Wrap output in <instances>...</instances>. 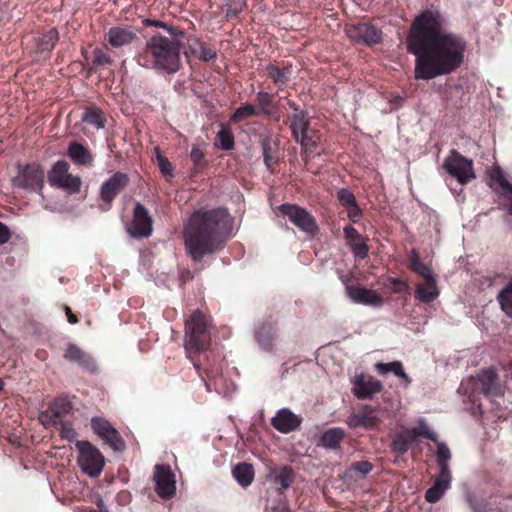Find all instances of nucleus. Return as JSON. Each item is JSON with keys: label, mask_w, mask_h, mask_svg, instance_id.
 <instances>
[{"label": "nucleus", "mask_w": 512, "mask_h": 512, "mask_svg": "<svg viewBox=\"0 0 512 512\" xmlns=\"http://www.w3.org/2000/svg\"><path fill=\"white\" fill-rule=\"evenodd\" d=\"M196 369L198 375L205 382L207 390H210V384L207 380H216L222 374V361L220 356L207 348L201 353H193V357H188Z\"/></svg>", "instance_id": "obj_8"}, {"label": "nucleus", "mask_w": 512, "mask_h": 512, "mask_svg": "<svg viewBox=\"0 0 512 512\" xmlns=\"http://www.w3.org/2000/svg\"><path fill=\"white\" fill-rule=\"evenodd\" d=\"M347 212L349 219L354 223H357L362 215V211L357 203L354 204V206L347 208Z\"/></svg>", "instance_id": "obj_57"}, {"label": "nucleus", "mask_w": 512, "mask_h": 512, "mask_svg": "<svg viewBox=\"0 0 512 512\" xmlns=\"http://www.w3.org/2000/svg\"><path fill=\"white\" fill-rule=\"evenodd\" d=\"M12 183L16 188L42 194L45 186L44 167L38 162L19 165L17 175L12 179Z\"/></svg>", "instance_id": "obj_6"}, {"label": "nucleus", "mask_w": 512, "mask_h": 512, "mask_svg": "<svg viewBox=\"0 0 512 512\" xmlns=\"http://www.w3.org/2000/svg\"><path fill=\"white\" fill-rule=\"evenodd\" d=\"M288 105L291 109H293L294 113L304 111L303 109H300L299 106L294 101L289 100Z\"/></svg>", "instance_id": "obj_64"}, {"label": "nucleus", "mask_w": 512, "mask_h": 512, "mask_svg": "<svg viewBox=\"0 0 512 512\" xmlns=\"http://www.w3.org/2000/svg\"><path fill=\"white\" fill-rule=\"evenodd\" d=\"M270 476L273 477V482L280 486V490H287L296 479V473L290 465L271 469Z\"/></svg>", "instance_id": "obj_30"}, {"label": "nucleus", "mask_w": 512, "mask_h": 512, "mask_svg": "<svg viewBox=\"0 0 512 512\" xmlns=\"http://www.w3.org/2000/svg\"><path fill=\"white\" fill-rule=\"evenodd\" d=\"M35 44V52L45 53L50 52L55 44L58 42V34H38L33 38Z\"/></svg>", "instance_id": "obj_37"}, {"label": "nucleus", "mask_w": 512, "mask_h": 512, "mask_svg": "<svg viewBox=\"0 0 512 512\" xmlns=\"http://www.w3.org/2000/svg\"><path fill=\"white\" fill-rule=\"evenodd\" d=\"M408 53L415 56L414 77L431 80L457 71L464 63L466 41L457 34H407Z\"/></svg>", "instance_id": "obj_1"}, {"label": "nucleus", "mask_w": 512, "mask_h": 512, "mask_svg": "<svg viewBox=\"0 0 512 512\" xmlns=\"http://www.w3.org/2000/svg\"><path fill=\"white\" fill-rule=\"evenodd\" d=\"M390 283L393 285L396 293H401L407 288L406 282L399 278H391Z\"/></svg>", "instance_id": "obj_59"}, {"label": "nucleus", "mask_w": 512, "mask_h": 512, "mask_svg": "<svg viewBox=\"0 0 512 512\" xmlns=\"http://www.w3.org/2000/svg\"><path fill=\"white\" fill-rule=\"evenodd\" d=\"M343 232L353 254L360 259L366 258L368 256L369 247L364 242L359 232L350 225L345 226Z\"/></svg>", "instance_id": "obj_26"}, {"label": "nucleus", "mask_w": 512, "mask_h": 512, "mask_svg": "<svg viewBox=\"0 0 512 512\" xmlns=\"http://www.w3.org/2000/svg\"><path fill=\"white\" fill-rule=\"evenodd\" d=\"M337 200L346 209L357 203L355 195L347 188H342L337 191Z\"/></svg>", "instance_id": "obj_47"}, {"label": "nucleus", "mask_w": 512, "mask_h": 512, "mask_svg": "<svg viewBox=\"0 0 512 512\" xmlns=\"http://www.w3.org/2000/svg\"><path fill=\"white\" fill-rule=\"evenodd\" d=\"M277 210L282 216L288 217L299 230L311 236L318 232L319 228L315 217L305 208L296 204L284 203L278 206Z\"/></svg>", "instance_id": "obj_11"}, {"label": "nucleus", "mask_w": 512, "mask_h": 512, "mask_svg": "<svg viewBox=\"0 0 512 512\" xmlns=\"http://www.w3.org/2000/svg\"><path fill=\"white\" fill-rule=\"evenodd\" d=\"M274 95L268 92L260 91L257 93V101L261 112L267 116L271 115L270 106L273 105Z\"/></svg>", "instance_id": "obj_45"}, {"label": "nucleus", "mask_w": 512, "mask_h": 512, "mask_svg": "<svg viewBox=\"0 0 512 512\" xmlns=\"http://www.w3.org/2000/svg\"><path fill=\"white\" fill-rule=\"evenodd\" d=\"M408 268L414 273L419 274L422 278L433 276L430 267L425 265L421 260L419 253L416 249H412L409 255Z\"/></svg>", "instance_id": "obj_35"}, {"label": "nucleus", "mask_w": 512, "mask_h": 512, "mask_svg": "<svg viewBox=\"0 0 512 512\" xmlns=\"http://www.w3.org/2000/svg\"><path fill=\"white\" fill-rule=\"evenodd\" d=\"M346 437V432L341 427L327 429L320 438V444L326 449H338Z\"/></svg>", "instance_id": "obj_31"}, {"label": "nucleus", "mask_w": 512, "mask_h": 512, "mask_svg": "<svg viewBox=\"0 0 512 512\" xmlns=\"http://www.w3.org/2000/svg\"><path fill=\"white\" fill-rule=\"evenodd\" d=\"M351 39L356 43L371 46L382 41V34H354Z\"/></svg>", "instance_id": "obj_48"}, {"label": "nucleus", "mask_w": 512, "mask_h": 512, "mask_svg": "<svg viewBox=\"0 0 512 512\" xmlns=\"http://www.w3.org/2000/svg\"><path fill=\"white\" fill-rule=\"evenodd\" d=\"M413 442L414 440L411 438L408 431L400 433L394 438L391 444L392 451L398 455H403L410 449Z\"/></svg>", "instance_id": "obj_41"}, {"label": "nucleus", "mask_w": 512, "mask_h": 512, "mask_svg": "<svg viewBox=\"0 0 512 512\" xmlns=\"http://www.w3.org/2000/svg\"><path fill=\"white\" fill-rule=\"evenodd\" d=\"M373 470V464L369 461H356L351 463L349 471L358 473L361 477H365Z\"/></svg>", "instance_id": "obj_51"}, {"label": "nucleus", "mask_w": 512, "mask_h": 512, "mask_svg": "<svg viewBox=\"0 0 512 512\" xmlns=\"http://www.w3.org/2000/svg\"><path fill=\"white\" fill-rule=\"evenodd\" d=\"M233 218L227 208H200L184 222L183 243L187 256L201 262L226 246L231 238Z\"/></svg>", "instance_id": "obj_2"}, {"label": "nucleus", "mask_w": 512, "mask_h": 512, "mask_svg": "<svg viewBox=\"0 0 512 512\" xmlns=\"http://www.w3.org/2000/svg\"><path fill=\"white\" fill-rule=\"evenodd\" d=\"M358 30H359L358 32H371V33L376 32L375 28L369 27L367 24L359 25Z\"/></svg>", "instance_id": "obj_61"}, {"label": "nucleus", "mask_w": 512, "mask_h": 512, "mask_svg": "<svg viewBox=\"0 0 512 512\" xmlns=\"http://www.w3.org/2000/svg\"><path fill=\"white\" fill-rule=\"evenodd\" d=\"M289 128L293 138H298V135L310 127V119L306 111H299L293 113L288 117Z\"/></svg>", "instance_id": "obj_32"}, {"label": "nucleus", "mask_w": 512, "mask_h": 512, "mask_svg": "<svg viewBox=\"0 0 512 512\" xmlns=\"http://www.w3.org/2000/svg\"><path fill=\"white\" fill-rule=\"evenodd\" d=\"M143 27L148 28H160L164 29L167 32H174L171 28H169L164 22L159 20H151V19H142Z\"/></svg>", "instance_id": "obj_56"}, {"label": "nucleus", "mask_w": 512, "mask_h": 512, "mask_svg": "<svg viewBox=\"0 0 512 512\" xmlns=\"http://www.w3.org/2000/svg\"><path fill=\"white\" fill-rule=\"evenodd\" d=\"M96 505H97V508H98L99 512H109L105 508L104 502H103V500L101 498L98 499Z\"/></svg>", "instance_id": "obj_63"}, {"label": "nucleus", "mask_w": 512, "mask_h": 512, "mask_svg": "<svg viewBox=\"0 0 512 512\" xmlns=\"http://www.w3.org/2000/svg\"><path fill=\"white\" fill-rule=\"evenodd\" d=\"M458 391L466 395L474 405L480 395L493 399L504 394L499 375L493 368L483 369L477 375L462 381Z\"/></svg>", "instance_id": "obj_4"}, {"label": "nucleus", "mask_w": 512, "mask_h": 512, "mask_svg": "<svg viewBox=\"0 0 512 512\" xmlns=\"http://www.w3.org/2000/svg\"><path fill=\"white\" fill-rule=\"evenodd\" d=\"M346 284V293L348 297L355 303L372 307H380L383 304V298L375 291L360 285Z\"/></svg>", "instance_id": "obj_21"}, {"label": "nucleus", "mask_w": 512, "mask_h": 512, "mask_svg": "<svg viewBox=\"0 0 512 512\" xmlns=\"http://www.w3.org/2000/svg\"><path fill=\"white\" fill-rule=\"evenodd\" d=\"M301 423L302 418L287 408L280 409L271 419V425L284 434L298 430Z\"/></svg>", "instance_id": "obj_23"}, {"label": "nucleus", "mask_w": 512, "mask_h": 512, "mask_svg": "<svg viewBox=\"0 0 512 512\" xmlns=\"http://www.w3.org/2000/svg\"><path fill=\"white\" fill-rule=\"evenodd\" d=\"M425 283L418 284L415 290V298L423 303H430L439 296V291L436 285L434 276L423 278Z\"/></svg>", "instance_id": "obj_28"}, {"label": "nucleus", "mask_w": 512, "mask_h": 512, "mask_svg": "<svg viewBox=\"0 0 512 512\" xmlns=\"http://www.w3.org/2000/svg\"><path fill=\"white\" fill-rule=\"evenodd\" d=\"M273 512H292L286 505H281L273 508Z\"/></svg>", "instance_id": "obj_62"}, {"label": "nucleus", "mask_w": 512, "mask_h": 512, "mask_svg": "<svg viewBox=\"0 0 512 512\" xmlns=\"http://www.w3.org/2000/svg\"><path fill=\"white\" fill-rule=\"evenodd\" d=\"M70 165L65 160H58L47 174L48 182L52 187L62 189L69 194L80 191L82 180L79 176L69 173Z\"/></svg>", "instance_id": "obj_9"}, {"label": "nucleus", "mask_w": 512, "mask_h": 512, "mask_svg": "<svg viewBox=\"0 0 512 512\" xmlns=\"http://www.w3.org/2000/svg\"><path fill=\"white\" fill-rule=\"evenodd\" d=\"M244 6V0H229L226 3V15L228 17L237 15L242 11Z\"/></svg>", "instance_id": "obj_55"}, {"label": "nucleus", "mask_w": 512, "mask_h": 512, "mask_svg": "<svg viewBox=\"0 0 512 512\" xmlns=\"http://www.w3.org/2000/svg\"><path fill=\"white\" fill-rule=\"evenodd\" d=\"M375 371L381 376L390 372L393 373L396 377L401 379L406 387L410 385L412 381L409 375L405 372L403 364L400 361H393L389 363L378 362L375 364Z\"/></svg>", "instance_id": "obj_29"}, {"label": "nucleus", "mask_w": 512, "mask_h": 512, "mask_svg": "<svg viewBox=\"0 0 512 512\" xmlns=\"http://www.w3.org/2000/svg\"><path fill=\"white\" fill-rule=\"evenodd\" d=\"M196 46L197 47L190 46V52L200 60L207 62L216 58V52L213 49L205 46L200 42H196Z\"/></svg>", "instance_id": "obj_44"}, {"label": "nucleus", "mask_w": 512, "mask_h": 512, "mask_svg": "<svg viewBox=\"0 0 512 512\" xmlns=\"http://www.w3.org/2000/svg\"><path fill=\"white\" fill-rule=\"evenodd\" d=\"M259 115V112L252 104H245L235 110L230 117V121L233 123L241 122L242 120Z\"/></svg>", "instance_id": "obj_42"}, {"label": "nucleus", "mask_w": 512, "mask_h": 512, "mask_svg": "<svg viewBox=\"0 0 512 512\" xmlns=\"http://www.w3.org/2000/svg\"><path fill=\"white\" fill-rule=\"evenodd\" d=\"M129 185V176L124 173L117 171L106 181H104L100 187L99 198L105 205L104 210H109L112 206L115 198L126 189Z\"/></svg>", "instance_id": "obj_14"}, {"label": "nucleus", "mask_w": 512, "mask_h": 512, "mask_svg": "<svg viewBox=\"0 0 512 512\" xmlns=\"http://www.w3.org/2000/svg\"><path fill=\"white\" fill-rule=\"evenodd\" d=\"M204 152L197 146H193L190 152L191 161L194 163L196 170H202L205 166Z\"/></svg>", "instance_id": "obj_54"}, {"label": "nucleus", "mask_w": 512, "mask_h": 512, "mask_svg": "<svg viewBox=\"0 0 512 512\" xmlns=\"http://www.w3.org/2000/svg\"><path fill=\"white\" fill-rule=\"evenodd\" d=\"M450 459L451 452L449 447L444 442H437L436 461L439 466V472L443 474H451L449 469Z\"/></svg>", "instance_id": "obj_39"}, {"label": "nucleus", "mask_w": 512, "mask_h": 512, "mask_svg": "<svg viewBox=\"0 0 512 512\" xmlns=\"http://www.w3.org/2000/svg\"><path fill=\"white\" fill-rule=\"evenodd\" d=\"M156 150V154H157V163H158V167L161 171V173L164 175V176H169V177H173V166L172 164L170 163V161L168 160L167 157L161 155L160 153V150L158 148L155 149Z\"/></svg>", "instance_id": "obj_49"}, {"label": "nucleus", "mask_w": 512, "mask_h": 512, "mask_svg": "<svg viewBox=\"0 0 512 512\" xmlns=\"http://www.w3.org/2000/svg\"><path fill=\"white\" fill-rule=\"evenodd\" d=\"M262 155L266 167L273 171V166L277 163V160L273 156V149L268 139L262 142Z\"/></svg>", "instance_id": "obj_46"}, {"label": "nucleus", "mask_w": 512, "mask_h": 512, "mask_svg": "<svg viewBox=\"0 0 512 512\" xmlns=\"http://www.w3.org/2000/svg\"><path fill=\"white\" fill-rule=\"evenodd\" d=\"M497 301L501 310L512 318V280L498 293Z\"/></svg>", "instance_id": "obj_40"}, {"label": "nucleus", "mask_w": 512, "mask_h": 512, "mask_svg": "<svg viewBox=\"0 0 512 512\" xmlns=\"http://www.w3.org/2000/svg\"><path fill=\"white\" fill-rule=\"evenodd\" d=\"M60 425V437L62 439H65L69 442H72L77 437V432L73 428V425L69 421H63L61 423H58Z\"/></svg>", "instance_id": "obj_50"}, {"label": "nucleus", "mask_w": 512, "mask_h": 512, "mask_svg": "<svg viewBox=\"0 0 512 512\" xmlns=\"http://www.w3.org/2000/svg\"><path fill=\"white\" fill-rule=\"evenodd\" d=\"M346 422L350 428L370 430L377 428L382 421L375 407L364 405L358 412L351 414Z\"/></svg>", "instance_id": "obj_18"}, {"label": "nucleus", "mask_w": 512, "mask_h": 512, "mask_svg": "<svg viewBox=\"0 0 512 512\" xmlns=\"http://www.w3.org/2000/svg\"><path fill=\"white\" fill-rule=\"evenodd\" d=\"M215 145L224 151L234 149L235 137L229 126H222L221 130L218 131L215 138Z\"/></svg>", "instance_id": "obj_36"}, {"label": "nucleus", "mask_w": 512, "mask_h": 512, "mask_svg": "<svg viewBox=\"0 0 512 512\" xmlns=\"http://www.w3.org/2000/svg\"><path fill=\"white\" fill-rule=\"evenodd\" d=\"M63 357L69 362L76 363L91 374H95L98 371V365L94 357L76 344H68Z\"/></svg>", "instance_id": "obj_19"}, {"label": "nucleus", "mask_w": 512, "mask_h": 512, "mask_svg": "<svg viewBox=\"0 0 512 512\" xmlns=\"http://www.w3.org/2000/svg\"><path fill=\"white\" fill-rule=\"evenodd\" d=\"M81 119L83 122L92 125L98 130L103 129L107 122V119L102 109L95 105L86 107Z\"/></svg>", "instance_id": "obj_33"}, {"label": "nucleus", "mask_w": 512, "mask_h": 512, "mask_svg": "<svg viewBox=\"0 0 512 512\" xmlns=\"http://www.w3.org/2000/svg\"><path fill=\"white\" fill-rule=\"evenodd\" d=\"M443 168L461 185H465L476 178L473 161L464 157L455 149H452L449 155L445 158Z\"/></svg>", "instance_id": "obj_10"}, {"label": "nucleus", "mask_w": 512, "mask_h": 512, "mask_svg": "<svg viewBox=\"0 0 512 512\" xmlns=\"http://www.w3.org/2000/svg\"><path fill=\"white\" fill-rule=\"evenodd\" d=\"M487 184L496 194L509 202L508 212L512 215V184L507 180L499 166L492 167L489 170Z\"/></svg>", "instance_id": "obj_17"}, {"label": "nucleus", "mask_w": 512, "mask_h": 512, "mask_svg": "<svg viewBox=\"0 0 512 512\" xmlns=\"http://www.w3.org/2000/svg\"><path fill=\"white\" fill-rule=\"evenodd\" d=\"M65 313L67 315L68 322L71 324L78 323V317L72 312L71 308L66 306L65 307Z\"/></svg>", "instance_id": "obj_60"}, {"label": "nucleus", "mask_w": 512, "mask_h": 512, "mask_svg": "<svg viewBox=\"0 0 512 512\" xmlns=\"http://www.w3.org/2000/svg\"><path fill=\"white\" fill-rule=\"evenodd\" d=\"M10 237L11 233L8 227L4 223L0 222V245L8 242Z\"/></svg>", "instance_id": "obj_58"}, {"label": "nucleus", "mask_w": 512, "mask_h": 512, "mask_svg": "<svg viewBox=\"0 0 512 512\" xmlns=\"http://www.w3.org/2000/svg\"><path fill=\"white\" fill-rule=\"evenodd\" d=\"M444 19L438 10H426L417 16L410 32H440Z\"/></svg>", "instance_id": "obj_20"}, {"label": "nucleus", "mask_w": 512, "mask_h": 512, "mask_svg": "<svg viewBox=\"0 0 512 512\" xmlns=\"http://www.w3.org/2000/svg\"><path fill=\"white\" fill-rule=\"evenodd\" d=\"M266 72L269 78H271L279 89H282L289 82V69H280L278 66L269 64L266 67Z\"/></svg>", "instance_id": "obj_38"}, {"label": "nucleus", "mask_w": 512, "mask_h": 512, "mask_svg": "<svg viewBox=\"0 0 512 512\" xmlns=\"http://www.w3.org/2000/svg\"><path fill=\"white\" fill-rule=\"evenodd\" d=\"M72 403L64 398L58 397L48 406L45 411L40 412L38 419L45 428H56L64 418L71 413Z\"/></svg>", "instance_id": "obj_13"}, {"label": "nucleus", "mask_w": 512, "mask_h": 512, "mask_svg": "<svg viewBox=\"0 0 512 512\" xmlns=\"http://www.w3.org/2000/svg\"><path fill=\"white\" fill-rule=\"evenodd\" d=\"M407 431L413 440H415L417 437H423L431 441L437 442L438 439L437 434L431 431L424 422H420L419 425Z\"/></svg>", "instance_id": "obj_43"}, {"label": "nucleus", "mask_w": 512, "mask_h": 512, "mask_svg": "<svg viewBox=\"0 0 512 512\" xmlns=\"http://www.w3.org/2000/svg\"><path fill=\"white\" fill-rule=\"evenodd\" d=\"M383 390V384L372 377L371 375L360 374L355 377L353 394L358 399H368L374 394L380 393Z\"/></svg>", "instance_id": "obj_22"}, {"label": "nucleus", "mask_w": 512, "mask_h": 512, "mask_svg": "<svg viewBox=\"0 0 512 512\" xmlns=\"http://www.w3.org/2000/svg\"><path fill=\"white\" fill-rule=\"evenodd\" d=\"M129 235L136 239L148 238L153 232V219L148 209L137 202L133 209L130 226L127 228Z\"/></svg>", "instance_id": "obj_15"}, {"label": "nucleus", "mask_w": 512, "mask_h": 512, "mask_svg": "<svg viewBox=\"0 0 512 512\" xmlns=\"http://www.w3.org/2000/svg\"><path fill=\"white\" fill-rule=\"evenodd\" d=\"M170 35L171 37L162 34L154 35L147 42L146 52L153 57L156 67L173 74L181 67L180 53L183 51L186 57H189V51L177 37L184 34Z\"/></svg>", "instance_id": "obj_3"}, {"label": "nucleus", "mask_w": 512, "mask_h": 512, "mask_svg": "<svg viewBox=\"0 0 512 512\" xmlns=\"http://www.w3.org/2000/svg\"><path fill=\"white\" fill-rule=\"evenodd\" d=\"M321 134L318 130L309 128L308 130L300 133L298 138L294 140L300 144L302 148V159L308 162L311 156L316 151V148L320 142Z\"/></svg>", "instance_id": "obj_24"}, {"label": "nucleus", "mask_w": 512, "mask_h": 512, "mask_svg": "<svg viewBox=\"0 0 512 512\" xmlns=\"http://www.w3.org/2000/svg\"><path fill=\"white\" fill-rule=\"evenodd\" d=\"M79 451L78 464L81 470L88 476L98 477L105 466V458L100 450L87 440L76 442Z\"/></svg>", "instance_id": "obj_7"}, {"label": "nucleus", "mask_w": 512, "mask_h": 512, "mask_svg": "<svg viewBox=\"0 0 512 512\" xmlns=\"http://www.w3.org/2000/svg\"><path fill=\"white\" fill-rule=\"evenodd\" d=\"M67 156L76 165L92 167L94 163V155L90 149L76 141L69 144Z\"/></svg>", "instance_id": "obj_25"}, {"label": "nucleus", "mask_w": 512, "mask_h": 512, "mask_svg": "<svg viewBox=\"0 0 512 512\" xmlns=\"http://www.w3.org/2000/svg\"><path fill=\"white\" fill-rule=\"evenodd\" d=\"M133 34H109L108 39L106 40L112 47H121L125 44H128L132 41Z\"/></svg>", "instance_id": "obj_52"}, {"label": "nucleus", "mask_w": 512, "mask_h": 512, "mask_svg": "<svg viewBox=\"0 0 512 512\" xmlns=\"http://www.w3.org/2000/svg\"><path fill=\"white\" fill-rule=\"evenodd\" d=\"M452 476L439 472L434 480V484L426 491L425 500L429 503L438 502L449 489Z\"/></svg>", "instance_id": "obj_27"}, {"label": "nucleus", "mask_w": 512, "mask_h": 512, "mask_svg": "<svg viewBox=\"0 0 512 512\" xmlns=\"http://www.w3.org/2000/svg\"><path fill=\"white\" fill-rule=\"evenodd\" d=\"M153 481L155 482V491L160 498L168 500L176 494L175 474L169 465L156 464Z\"/></svg>", "instance_id": "obj_16"}, {"label": "nucleus", "mask_w": 512, "mask_h": 512, "mask_svg": "<svg viewBox=\"0 0 512 512\" xmlns=\"http://www.w3.org/2000/svg\"><path fill=\"white\" fill-rule=\"evenodd\" d=\"M111 57L105 53L102 49L96 48L93 51V64L97 67H104L111 64Z\"/></svg>", "instance_id": "obj_53"}, {"label": "nucleus", "mask_w": 512, "mask_h": 512, "mask_svg": "<svg viewBox=\"0 0 512 512\" xmlns=\"http://www.w3.org/2000/svg\"><path fill=\"white\" fill-rule=\"evenodd\" d=\"M232 475L242 487H248L254 480V468L251 464L242 462L232 469Z\"/></svg>", "instance_id": "obj_34"}, {"label": "nucleus", "mask_w": 512, "mask_h": 512, "mask_svg": "<svg viewBox=\"0 0 512 512\" xmlns=\"http://www.w3.org/2000/svg\"><path fill=\"white\" fill-rule=\"evenodd\" d=\"M211 324L209 317L200 310H195L185 321V352L187 357L201 353L211 343Z\"/></svg>", "instance_id": "obj_5"}, {"label": "nucleus", "mask_w": 512, "mask_h": 512, "mask_svg": "<svg viewBox=\"0 0 512 512\" xmlns=\"http://www.w3.org/2000/svg\"><path fill=\"white\" fill-rule=\"evenodd\" d=\"M91 428L112 450L123 452L126 449V443L123 437L107 419L103 417H93L91 419Z\"/></svg>", "instance_id": "obj_12"}]
</instances>
